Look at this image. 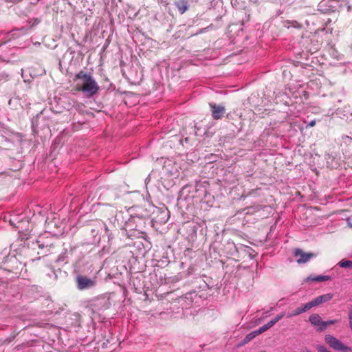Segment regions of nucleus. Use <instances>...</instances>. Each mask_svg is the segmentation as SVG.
<instances>
[{
	"instance_id": "obj_1",
	"label": "nucleus",
	"mask_w": 352,
	"mask_h": 352,
	"mask_svg": "<svg viewBox=\"0 0 352 352\" xmlns=\"http://www.w3.org/2000/svg\"><path fill=\"white\" fill-rule=\"evenodd\" d=\"M74 80H79L76 84V89L82 91L88 98L96 95L100 89L91 73L81 70L75 75Z\"/></svg>"
},
{
	"instance_id": "obj_15",
	"label": "nucleus",
	"mask_w": 352,
	"mask_h": 352,
	"mask_svg": "<svg viewBox=\"0 0 352 352\" xmlns=\"http://www.w3.org/2000/svg\"><path fill=\"white\" fill-rule=\"evenodd\" d=\"M338 265L340 267H342V268H352V261H351L342 260L338 263Z\"/></svg>"
},
{
	"instance_id": "obj_22",
	"label": "nucleus",
	"mask_w": 352,
	"mask_h": 352,
	"mask_svg": "<svg viewBox=\"0 0 352 352\" xmlns=\"http://www.w3.org/2000/svg\"><path fill=\"white\" fill-rule=\"evenodd\" d=\"M271 327H272V326L270 324L269 322H267V324H264L263 326L261 327L260 328L261 329L263 332H265Z\"/></svg>"
},
{
	"instance_id": "obj_14",
	"label": "nucleus",
	"mask_w": 352,
	"mask_h": 352,
	"mask_svg": "<svg viewBox=\"0 0 352 352\" xmlns=\"http://www.w3.org/2000/svg\"><path fill=\"white\" fill-rule=\"evenodd\" d=\"M312 307H314V305H313L312 302L310 301L306 304L300 305V307H298L297 308L300 309V314H302V313L306 312L307 311L311 309Z\"/></svg>"
},
{
	"instance_id": "obj_30",
	"label": "nucleus",
	"mask_w": 352,
	"mask_h": 352,
	"mask_svg": "<svg viewBox=\"0 0 352 352\" xmlns=\"http://www.w3.org/2000/svg\"><path fill=\"white\" fill-rule=\"evenodd\" d=\"M39 248L43 249L44 248V245H38Z\"/></svg>"
},
{
	"instance_id": "obj_17",
	"label": "nucleus",
	"mask_w": 352,
	"mask_h": 352,
	"mask_svg": "<svg viewBox=\"0 0 352 352\" xmlns=\"http://www.w3.org/2000/svg\"><path fill=\"white\" fill-rule=\"evenodd\" d=\"M255 338L253 332L248 333L243 340V344H247Z\"/></svg>"
},
{
	"instance_id": "obj_25",
	"label": "nucleus",
	"mask_w": 352,
	"mask_h": 352,
	"mask_svg": "<svg viewBox=\"0 0 352 352\" xmlns=\"http://www.w3.org/2000/svg\"><path fill=\"white\" fill-rule=\"evenodd\" d=\"M252 332H253V333H254L255 337L257 336L258 335L261 334V333H263L261 328H259V329H256L255 331H253Z\"/></svg>"
},
{
	"instance_id": "obj_3",
	"label": "nucleus",
	"mask_w": 352,
	"mask_h": 352,
	"mask_svg": "<svg viewBox=\"0 0 352 352\" xmlns=\"http://www.w3.org/2000/svg\"><path fill=\"white\" fill-rule=\"evenodd\" d=\"M324 340L326 343L328 344L329 346L334 350L343 352H348L351 351L350 347L344 345L341 341L330 334L325 336Z\"/></svg>"
},
{
	"instance_id": "obj_5",
	"label": "nucleus",
	"mask_w": 352,
	"mask_h": 352,
	"mask_svg": "<svg viewBox=\"0 0 352 352\" xmlns=\"http://www.w3.org/2000/svg\"><path fill=\"white\" fill-rule=\"evenodd\" d=\"M293 254L295 257H298L296 259V262L298 264H304L307 263L311 258L314 257L316 255L314 253L309 252L306 253L304 252L301 249L296 248L294 249L293 252Z\"/></svg>"
},
{
	"instance_id": "obj_18",
	"label": "nucleus",
	"mask_w": 352,
	"mask_h": 352,
	"mask_svg": "<svg viewBox=\"0 0 352 352\" xmlns=\"http://www.w3.org/2000/svg\"><path fill=\"white\" fill-rule=\"evenodd\" d=\"M300 314H301L300 312V309L296 308L292 312L289 313L287 315V317L288 318H292V317H294V316H296L300 315Z\"/></svg>"
},
{
	"instance_id": "obj_28",
	"label": "nucleus",
	"mask_w": 352,
	"mask_h": 352,
	"mask_svg": "<svg viewBox=\"0 0 352 352\" xmlns=\"http://www.w3.org/2000/svg\"><path fill=\"white\" fill-rule=\"evenodd\" d=\"M40 23V20H39V19H35V21H34V24H38V23Z\"/></svg>"
},
{
	"instance_id": "obj_8",
	"label": "nucleus",
	"mask_w": 352,
	"mask_h": 352,
	"mask_svg": "<svg viewBox=\"0 0 352 352\" xmlns=\"http://www.w3.org/2000/svg\"><path fill=\"white\" fill-rule=\"evenodd\" d=\"M174 4L181 14L186 12L189 8L188 0H177Z\"/></svg>"
},
{
	"instance_id": "obj_4",
	"label": "nucleus",
	"mask_w": 352,
	"mask_h": 352,
	"mask_svg": "<svg viewBox=\"0 0 352 352\" xmlns=\"http://www.w3.org/2000/svg\"><path fill=\"white\" fill-rule=\"evenodd\" d=\"M111 305L109 296L105 294L100 296L94 300L91 306L96 311L108 309Z\"/></svg>"
},
{
	"instance_id": "obj_31",
	"label": "nucleus",
	"mask_w": 352,
	"mask_h": 352,
	"mask_svg": "<svg viewBox=\"0 0 352 352\" xmlns=\"http://www.w3.org/2000/svg\"><path fill=\"white\" fill-rule=\"evenodd\" d=\"M255 191H256V190H252V191L249 193V195H252Z\"/></svg>"
},
{
	"instance_id": "obj_32",
	"label": "nucleus",
	"mask_w": 352,
	"mask_h": 352,
	"mask_svg": "<svg viewBox=\"0 0 352 352\" xmlns=\"http://www.w3.org/2000/svg\"><path fill=\"white\" fill-rule=\"evenodd\" d=\"M304 352H311V351H308V350H306V351H305Z\"/></svg>"
},
{
	"instance_id": "obj_26",
	"label": "nucleus",
	"mask_w": 352,
	"mask_h": 352,
	"mask_svg": "<svg viewBox=\"0 0 352 352\" xmlns=\"http://www.w3.org/2000/svg\"><path fill=\"white\" fill-rule=\"evenodd\" d=\"M158 2L164 6H166L168 4V2L167 1V0H158Z\"/></svg>"
},
{
	"instance_id": "obj_21",
	"label": "nucleus",
	"mask_w": 352,
	"mask_h": 352,
	"mask_svg": "<svg viewBox=\"0 0 352 352\" xmlns=\"http://www.w3.org/2000/svg\"><path fill=\"white\" fill-rule=\"evenodd\" d=\"M317 350L318 352H331L330 351L327 350L324 346L322 345H318L317 346Z\"/></svg>"
},
{
	"instance_id": "obj_29",
	"label": "nucleus",
	"mask_w": 352,
	"mask_h": 352,
	"mask_svg": "<svg viewBox=\"0 0 352 352\" xmlns=\"http://www.w3.org/2000/svg\"><path fill=\"white\" fill-rule=\"evenodd\" d=\"M345 138H347V140H349L350 141H351V140H352V138H351V137H349V136H347V135H346Z\"/></svg>"
},
{
	"instance_id": "obj_33",
	"label": "nucleus",
	"mask_w": 352,
	"mask_h": 352,
	"mask_svg": "<svg viewBox=\"0 0 352 352\" xmlns=\"http://www.w3.org/2000/svg\"><path fill=\"white\" fill-rule=\"evenodd\" d=\"M260 352H265V351H260Z\"/></svg>"
},
{
	"instance_id": "obj_13",
	"label": "nucleus",
	"mask_w": 352,
	"mask_h": 352,
	"mask_svg": "<svg viewBox=\"0 0 352 352\" xmlns=\"http://www.w3.org/2000/svg\"><path fill=\"white\" fill-rule=\"evenodd\" d=\"M67 250H65L64 252L61 253L56 259V263H63L64 264L67 263Z\"/></svg>"
},
{
	"instance_id": "obj_16",
	"label": "nucleus",
	"mask_w": 352,
	"mask_h": 352,
	"mask_svg": "<svg viewBox=\"0 0 352 352\" xmlns=\"http://www.w3.org/2000/svg\"><path fill=\"white\" fill-rule=\"evenodd\" d=\"M285 316V313L282 312L281 314L277 315L274 319L269 322L270 324L273 327L276 322H278L280 320H281Z\"/></svg>"
},
{
	"instance_id": "obj_12",
	"label": "nucleus",
	"mask_w": 352,
	"mask_h": 352,
	"mask_svg": "<svg viewBox=\"0 0 352 352\" xmlns=\"http://www.w3.org/2000/svg\"><path fill=\"white\" fill-rule=\"evenodd\" d=\"M338 322V320H328V321H323V322L322 324V327H318L317 328V331H324L327 328V327L328 325L334 324L337 323Z\"/></svg>"
},
{
	"instance_id": "obj_10",
	"label": "nucleus",
	"mask_w": 352,
	"mask_h": 352,
	"mask_svg": "<svg viewBox=\"0 0 352 352\" xmlns=\"http://www.w3.org/2000/svg\"><path fill=\"white\" fill-rule=\"evenodd\" d=\"M262 209L261 205H256L250 207H246L243 209V212L246 214H253L254 212H258Z\"/></svg>"
},
{
	"instance_id": "obj_2",
	"label": "nucleus",
	"mask_w": 352,
	"mask_h": 352,
	"mask_svg": "<svg viewBox=\"0 0 352 352\" xmlns=\"http://www.w3.org/2000/svg\"><path fill=\"white\" fill-rule=\"evenodd\" d=\"M76 287L79 290H86L96 285V278H91L86 276L78 275L76 278Z\"/></svg>"
},
{
	"instance_id": "obj_19",
	"label": "nucleus",
	"mask_w": 352,
	"mask_h": 352,
	"mask_svg": "<svg viewBox=\"0 0 352 352\" xmlns=\"http://www.w3.org/2000/svg\"><path fill=\"white\" fill-rule=\"evenodd\" d=\"M9 79V75L6 73L0 74V82L1 81H7Z\"/></svg>"
},
{
	"instance_id": "obj_27",
	"label": "nucleus",
	"mask_w": 352,
	"mask_h": 352,
	"mask_svg": "<svg viewBox=\"0 0 352 352\" xmlns=\"http://www.w3.org/2000/svg\"><path fill=\"white\" fill-rule=\"evenodd\" d=\"M316 124V120H311L309 124H308V126H315Z\"/></svg>"
},
{
	"instance_id": "obj_7",
	"label": "nucleus",
	"mask_w": 352,
	"mask_h": 352,
	"mask_svg": "<svg viewBox=\"0 0 352 352\" xmlns=\"http://www.w3.org/2000/svg\"><path fill=\"white\" fill-rule=\"evenodd\" d=\"M333 297V294L329 293L324 295L319 296L311 300L314 307L320 305L324 302L331 300Z\"/></svg>"
},
{
	"instance_id": "obj_6",
	"label": "nucleus",
	"mask_w": 352,
	"mask_h": 352,
	"mask_svg": "<svg viewBox=\"0 0 352 352\" xmlns=\"http://www.w3.org/2000/svg\"><path fill=\"white\" fill-rule=\"evenodd\" d=\"M209 106L211 109L212 117L214 120L221 119L226 112L225 107L223 105H217L215 103H210Z\"/></svg>"
},
{
	"instance_id": "obj_11",
	"label": "nucleus",
	"mask_w": 352,
	"mask_h": 352,
	"mask_svg": "<svg viewBox=\"0 0 352 352\" xmlns=\"http://www.w3.org/2000/svg\"><path fill=\"white\" fill-rule=\"evenodd\" d=\"M307 279L314 282H322L330 280V276L320 275L314 277H309Z\"/></svg>"
},
{
	"instance_id": "obj_9",
	"label": "nucleus",
	"mask_w": 352,
	"mask_h": 352,
	"mask_svg": "<svg viewBox=\"0 0 352 352\" xmlns=\"http://www.w3.org/2000/svg\"><path fill=\"white\" fill-rule=\"evenodd\" d=\"M309 320L311 325L318 327H322V324L323 322V321L321 319V317L317 314H311L309 318Z\"/></svg>"
},
{
	"instance_id": "obj_20",
	"label": "nucleus",
	"mask_w": 352,
	"mask_h": 352,
	"mask_svg": "<svg viewBox=\"0 0 352 352\" xmlns=\"http://www.w3.org/2000/svg\"><path fill=\"white\" fill-rule=\"evenodd\" d=\"M287 23H289L294 28H301V25L299 23H298L297 21H292V22L287 21Z\"/></svg>"
},
{
	"instance_id": "obj_23",
	"label": "nucleus",
	"mask_w": 352,
	"mask_h": 352,
	"mask_svg": "<svg viewBox=\"0 0 352 352\" xmlns=\"http://www.w3.org/2000/svg\"><path fill=\"white\" fill-rule=\"evenodd\" d=\"M349 325H350L351 329H352V307L349 310Z\"/></svg>"
},
{
	"instance_id": "obj_24",
	"label": "nucleus",
	"mask_w": 352,
	"mask_h": 352,
	"mask_svg": "<svg viewBox=\"0 0 352 352\" xmlns=\"http://www.w3.org/2000/svg\"><path fill=\"white\" fill-rule=\"evenodd\" d=\"M252 332H253V333H254L255 337L257 336L258 335L261 334V333H263L261 328H259V329H256L255 331H253Z\"/></svg>"
}]
</instances>
